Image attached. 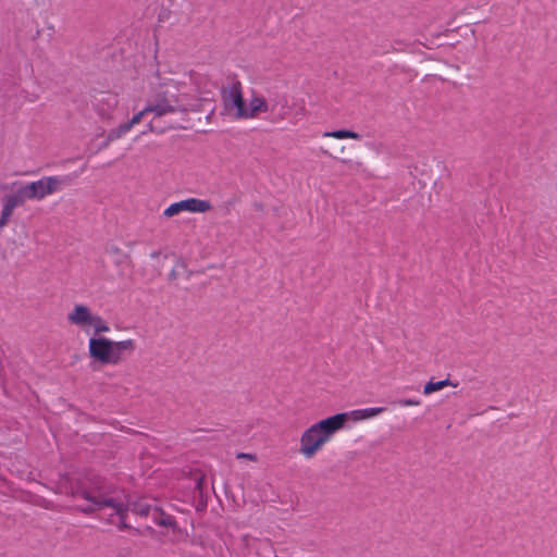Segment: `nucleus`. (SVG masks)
<instances>
[{
    "instance_id": "nucleus-1",
    "label": "nucleus",
    "mask_w": 557,
    "mask_h": 557,
    "mask_svg": "<svg viewBox=\"0 0 557 557\" xmlns=\"http://www.w3.org/2000/svg\"><path fill=\"white\" fill-rule=\"evenodd\" d=\"M71 495L75 499L85 502L83 505H77L79 511L90 515L103 508H112L120 518L119 529H129L126 523V516L128 511H132V507L137 500H132L122 492H119L101 475L96 473L86 474L71 485Z\"/></svg>"
},
{
    "instance_id": "nucleus-2",
    "label": "nucleus",
    "mask_w": 557,
    "mask_h": 557,
    "mask_svg": "<svg viewBox=\"0 0 557 557\" xmlns=\"http://www.w3.org/2000/svg\"><path fill=\"white\" fill-rule=\"evenodd\" d=\"M185 86L166 84L157 89L148 101L151 113L156 117L166 114L195 111L199 108V99L183 90Z\"/></svg>"
},
{
    "instance_id": "nucleus-3",
    "label": "nucleus",
    "mask_w": 557,
    "mask_h": 557,
    "mask_svg": "<svg viewBox=\"0 0 557 557\" xmlns=\"http://www.w3.org/2000/svg\"><path fill=\"white\" fill-rule=\"evenodd\" d=\"M348 420V413L341 412L312 424L300 437V454L306 458H312Z\"/></svg>"
},
{
    "instance_id": "nucleus-4",
    "label": "nucleus",
    "mask_w": 557,
    "mask_h": 557,
    "mask_svg": "<svg viewBox=\"0 0 557 557\" xmlns=\"http://www.w3.org/2000/svg\"><path fill=\"white\" fill-rule=\"evenodd\" d=\"M132 512L141 517H150L157 525L169 528L174 533L181 532V529L177 525L175 518L166 513L162 508H160L156 504H150L145 499L137 500L136 503H134V506L132 507Z\"/></svg>"
},
{
    "instance_id": "nucleus-5",
    "label": "nucleus",
    "mask_w": 557,
    "mask_h": 557,
    "mask_svg": "<svg viewBox=\"0 0 557 557\" xmlns=\"http://www.w3.org/2000/svg\"><path fill=\"white\" fill-rule=\"evenodd\" d=\"M222 101L227 112H234L237 120L246 119V102L243 97L242 83L233 81L228 86L222 87Z\"/></svg>"
},
{
    "instance_id": "nucleus-6",
    "label": "nucleus",
    "mask_w": 557,
    "mask_h": 557,
    "mask_svg": "<svg viewBox=\"0 0 557 557\" xmlns=\"http://www.w3.org/2000/svg\"><path fill=\"white\" fill-rule=\"evenodd\" d=\"M63 184V180L58 176H45L36 182L20 186L26 200H41L45 197L58 191Z\"/></svg>"
},
{
    "instance_id": "nucleus-7",
    "label": "nucleus",
    "mask_w": 557,
    "mask_h": 557,
    "mask_svg": "<svg viewBox=\"0 0 557 557\" xmlns=\"http://www.w3.org/2000/svg\"><path fill=\"white\" fill-rule=\"evenodd\" d=\"M89 356L102 364H116V356H112V341L106 337H91L88 343Z\"/></svg>"
},
{
    "instance_id": "nucleus-8",
    "label": "nucleus",
    "mask_w": 557,
    "mask_h": 557,
    "mask_svg": "<svg viewBox=\"0 0 557 557\" xmlns=\"http://www.w3.org/2000/svg\"><path fill=\"white\" fill-rule=\"evenodd\" d=\"M211 209L209 200H202L198 198H188L178 202L170 205L163 212L168 218L174 216L182 211L199 212L203 213Z\"/></svg>"
},
{
    "instance_id": "nucleus-9",
    "label": "nucleus",
    "mask_w": 557,
    "mask_h": 557,
    "mask_svg": "<svg viewBox=\"0 0 557 557\" xmlns=\"http://www.w3.org/2000/svg\"><path fill=\"white\" fill-rule=\"evenodd\" d=\"M95 314L85 305H75L73 310L67 314V320L74 325L82 327L90 326Z\"/></svg>"
},
{
    "instance_id": "nucleus-10",
    "label": "nucleus",
    "mask_w": 557,
    "mask_h": 557,
    "mask_svg": "<svg viewBox=\"0 0 557 557\" xmlns=\"http://www.w3.org/2000/svg\"><path fill=\"white\" fill-rule=\"evenodd\" d=\"M269 111V104L263 97L255 96L249 102V107H246V119H253L260 112Z\"/></svg>"
},
{
    "instance_id": "nucleus-11",
    "label": "nucleus",
    "mask_w": 557,
    "mask_h": 557,
    "mask_svg": "<svg viewBox=\"0 0 557 557\" xmlns=\"http://www.w3.org/2000/svg\"><path fill=\"white\" fill-rule=\"evenodd\" d=\"M136 348L135 342L133 339H126L121 342L112 341V356H116V363H119L122 359L123 352H133Z\"/></svg>"
},
{
    "instance_id": "nucleus-12",
    "label": "nucleus",
    "mask_w": 557,
    "mask_h": 557,
    "mask_svg": "<svg viewBox=\"0 0 557 557\" xmlns=\"http://www.w3.org/2000/svg\"><path fill=\"white\" fill-rule=\"evenodd\" d=\"M385 411V408L383 407H373V408H366V409H357L351 412H347L348 416H352L355 420H363L368 419L374 416H377Z\"/></svg>"
},
{
    "instance_id": "nucleus-13",
    "label": "nucleus",
    "mask_w": 557,
    "mask_h": 557,
    "mask_svg": "<svg viewBox=\"0 0 557 557\" xmlns=\"http://www.w3.org/2000/svg\"><path fill=\"white\" fill-rule=\"evenodd\" d=\"M446 386L456 387L457 384L453 383L449 379H445V380L438 381V382L429 381L423 387V393L425 395H430V394L437 392Z\"/></svg>"
},
{
    "instance_id": "nucleus-14",
    "label": "nucleus",
    "mask_w": 557,
    "mask_h": 557,
    "mask_svg": "<svg viewBox=\"0 0 557 557\" xmlns=\"http://www.w3.org/2000/svg\"><path fill=\"white\" fill-rule=\"evenodd\" d=\"M26 198L24 197L23 190L20 187L15 193L11 195H5L2 198V202H5L12 208H16L25 202Z\"/></svg>"
},
{
    "instance_id": "nucleus-15",
    "label": "nucleus",
    "mask_w": 557,
    "mask_h": 557,
    "mask_svg": "<svg viewBox=\"0 0 557 557\" xmlns=\"http://www.w3.org/2000/svg\"><path fill=\"white\" fill-rule=\"evenodd\" d=\"M324 136L343 139V138H352V139H360L361 135L349 131V129H337L333 132L325 133Z\"/></svg>"
},
{
    "instance_id": "nucleus-16",
    "label": "nucleus",
    "mask_w": 557,
    "mask_h": 557,
    "mask_svg": "<svg viewBox=\"0 0 557 557\" xmlns=\"http://www.w3.org/2000/svg\"><path fill=\"white\" fill-rule=\"evenodd\" d=\"M90 326L94 327L95 334L107 333L110 331V326L108 325V323L100 315L96 314L92 319Z\"/></svg>"
},
{
    "instance_id": "nucleus-17",
    "label": "nucleus",
    "mask_w": 557,
    "mask_h": 557,
    "mask_svg": "<svg viewBox=\"0 0 557 557\" xmlns=\"http://www.w3.org/2000/svg\"><path fill=\"white\" fill-rule=\"evenodd\" d=\"M108 251L110 255L116 256V259L114 260L116 264H122L131 259L129 255L123 252L117 246L109 247Z\"/></svg>"
},
{
    "instance_id": "nucleus-18",
    "label": "nucleus",
    "mask_w": 557,
    "mask_h": 557,
    "mask_svg": "<svg viewBox=\"0 0 557 557\" xmlns=\"http://www.w3.org/2000/svg\"><path fill=\"white\" fill-rule=\"evenodd\" d=\"M203 484H205V475L197 476L195 492L198 493L199 504L201 505V507L207 506V499L205 498V493H203Z\"/></svg>"
},
{
    "instance_id": "nucleus-19",
    "label": "nucleus",
    "mask_w": 557,
    "mask_h": 557,
    "mask_svg": "<svg viewBox=\"0 0 557 557\" xmlns=\"http://www.w3.org/2000/svg\"><path fill=\"white\" fill-rule=\"evenodd\" d=\"M147 113H151V108L149 106L145 107L141 111L136 113L129 121L124 123L125 126H127V129L131 131L132 127L135 124H138Z\"/></svg>"
},
{
    "instance_id": "nucleus-20",
    "label": "nucleus",
    "mask_w": 557,
    "mask_h": 557,
    "mask_svg": "<svg viewBox=\"0 0 557 557\" xmlns=\"http://www.w3.org/2000/svg\"><path fill=\"white\" fill-rule=\"evenodd\" d=\"M129 132L127 126L124 123L120 124L116 128H113L108 134V141H113L117 138H121L124 134Z\"/></svg>"
},
{
    "instance_id": "nucleus-21",
    "label": "nucleus",
    "mask_w": 557,
    "mask_h": 557,
    "mask_svg": "<svg viewBox=\"0 0 557 557\" xmlns=\"http://www.w3.org/2000/svg\"><path fill=\"white\" fill-rule=\"evenodd\" d=\"M98 101L107 103L109 108L116 107L119 102L116 95L112 92H100Z\"/></svg>"
},
{
    "instance_id": "nucleus-22",
    "label": "nucleus",
    "mask_w": 557,
    "mask_h": 557,
    "mask_svg": "<svg viewBox=\"0 0 557 557\" xmlns=\"http://www.w3.org/2000/svg\"><path fill=\"white\" fill-rule=\"evenodd\" d=\"M13 211L14 208L3 202V209L0 216V228L4 227L8 224Z\"/></svg>"
},
{
    "instance_id": "nucleus-23",
    "label": "nucleus",
    "mask_w": 557,
    "mask_h": 557,
    "mask_svg": "<svg viewBox=\"0 0 557 557\" xmlns=\"http://www.w3.org/2000/svg\"><path fill=\"white\" fill-rule=\"evenodd\" d=\"M401 407H409V406H419L420 400L411 399V398H403L396 401Z\"/></svg>"
},
{
    "instance_id": "nucleus-24",
    "label": "nucleus",
    "mask_w": 557,
    "mask_h": 557,
    "mask_svg": "<svg viewBox=\"0 0 557 557\" xmlns=\"http://www.w3.org/2000/svg\"><path fill=\"white\" fill-rule=\"evenodd\" d=\"M237 458L240 459V458H247V459H250V460H256V456L255 455H251V454H245V453H240L237 455Z\"/></svg>"
},
{
    "instance_id": "nucleus-25",
    "label": "nucleus",
    "mask_w": 557,
    "mask_h": 557,
    "mask_svg": "<svg viewBox=\"0 0 557 557\" xmlns=\"http://www.w3.org/2000/svg\"><path fill=\"white\" fill-rule=\"evenodd\" d=\"M242 542H243L244 546H245L246 548H248V547H249V545H250V536H249V535H247V534H246V535H244V536L242 537Z\"/></svg>"
},
{
    "instance_id": "nucleus-26",
    "label": "nucleus",
    "mask_w": 557,
    "mask_h": 557,
    "mask_svg": "<svg viewBox=\"0 0 557 557\" xmlns=\"http://www.w3.org/2000/svg\"><path fill=\"white\" fill-rule=\"evenodd\" d=\"M111 141H108V138L100 145L99 149H106Z\"/></svg>"
},
{
    "instance_id": "nucleus-27",
    "label": "nucleus",
    "mask_w": 557,
    "mask_h": 557,
    "mask_svg": "<svg viewBox=\"0 0 557 557\" xmlns=\"http://www.w3.org/2000/svg\"><path fill=\"white\" fill-rule=\"evenodd\" d=\"M176 276H177L176 271H175V269H173V270L171 271V273H170V278H171V280H174V278H176Z\"/></svg>"
},
{
    "instance_id": "nucleus-28",
    "label": "nucleus",
    "mask_w": 557,
    "mask_h": 557,
    "mask_svg": "<svg viewBox=\"0 0 557 557\" xmlns=\"http://www.w3.org/2000/svg\"><path fill=\"white\" fill-rule=\"evenodd\" d=\"M253 206L257 210H263V205L260 202H256Z\"/></svg>"
},
{
    "instance_id": "nucleus-29",
    "label": "nucleus",
    "mask_w": 557,
    "mask_h": 557,
    "mask_svg": "<svg viewBox=\"0 0 557 557\" xmlns=\"http://www.w3.org/2000/svg\"><path fill=\"white\" fill-rule=\"evenodd\" d=\"M159 255H160V252H159V251H153V252H151V255H150V256H151V258H158V257H159Z\"/></svg>"
},
{
    "instance_id": "nucleus-30",
    "label": "nucleus",
    "mask_w": 557,
    "mask_h": 557,
    "mask_svg": "<svg viewBox=\"0 0 557 557\" xmlns=\"http://www.w3.org/2000/svg\"><path fill=\"white\" fill-rule=\"evenodd\" d=\"M149 128H150V131H152V129H153V127H152V123H149Z\"/></svg>"
}]
</instances>
